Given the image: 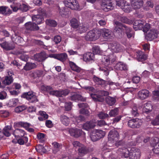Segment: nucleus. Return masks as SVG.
I'll return each mask as SVG.
<instances>
[{
	"label": "nucleus",
	"mask_w": 159,
	"mask_h": 159,
	"mask_svg": "<svg viewBox=\"0 0 159 159\" xmlns=\"http://www.w3.org/2000/svg\"><path fill=\"white\" fill-rule=\"evenodd\" d=\"M119 152L122 157L127 158L129 157V159H139L140 156V150L135 148H132L129 151V149L125 148H120Z\"/></svg>",
	"instance_id": "nucleus-1"
},
{
	"label": "nucleus",
	"mask_w": 159,
	"mask_h": 159,
	"mask_svg": "<svg viewBox=\"0 0 159 159\" xmlns=\"http://www.w3.org/2000/svg\"><path fill=\"white\" fill-rule=\"evenodd\" d=\"M123 30L125 31V34L128 38L134 37V33L131 28L126 26L123 25L121 23L117 21H115L114 32L116 33L119 36L121 37Z\"/></svg>",
	"instance_id": "nucleus-2"
},
{
	"label": "nucleus",
	"mask_w": 159,
	"mask_h": 159,
	"mask_svg": "<svg viewBox=\"0 0 159 159\" xmlns=\"http://www.w3.org/2000/svg\"><path fill=\"white\" fill-rule=\"evenodd\" d=\"M64 3L66 7L71 9L80 10L82 8L77 0H65Z\"/></svg>",
	"instance_id": "nucleus-3"
},
{
	"label": "nucleus",
	"mask_w": 159,
	"mask_h": 159,
	"mask_svg": "<svg viewBox=\"0 0 159 159\" xmlns=\"http://www.w3.org/2000/svg\"><path fill=\"white\" fill-rule=\"evenodd\" d=\"M100 36L99 30L95 29L89 32L85 37L87 40L92 41L98 39Z\"/></svg>",
	"instance_id": "nucleus-4"
},
{
	"label": "nucleus",
	"mask_w": 159,
	"mask_h": 159,
	"mask_svg": "<svg viewBox=\"0 0 159 159\" xmlns=\"http://www.w3.org/2000/svg\"><path fill=\"white\" fill-rule=\"evenodd\" d=\"M102 57V61L106 66L111 65L116 60L115 57L112 54H108L107 52Z\"/></svg>",
	"instance_id": "nucleus-5"
},
{
	"label": "nucleus",
	"mask_w": 159,
	"mask_h": 159,
	"mask_svg": "<svg viewBox=\"0 0 159 159\" xmlns=\"http://www.w3.org/2000/svg\"><path fill=\"white\" fill-rule=\"evenodd\" d=\"M119 134L118 132L115 130L113 129L110 131L108 135V144L111 142L114 143L117 146L116 143L115 142L117 141L119 139Z\"/></svg>",
	"instance_id": "nucleus-6"
},
{
	"label": "nucleus",
	"mask_w": 159,
	"mask_h": 159,
	"mask_svg": "<svg viewBox=\"0 0 159 159\" xmlns=\"http://www.w3.org/2000/svg\"><path fill=\"white\" fill-rule=\"evenodd\" d=\"M114 6L110 0H102L101 3V8L105 11L113 9Z\"/></svg>",
	"instance_id": "nucleus-7"
},
{
	"label": "nucleus",
	"mask_w": 159,
	"mask_h": 159,
	"mask_svg": "<svg viewBox=\"0 0 159 159\" xmlns=\"http://www.w3.org/2000/svg\"><path fill=\"white\" fill-rule=\"evenodd\" d=\"M116 6L121 8L125 12L127 13H129L132 10L131 6L126 1H117L116 2Z\"/></svg>",
	"instance_id": "nucleus-8"
},
{
	"label": "nucleus",
	"mask_w": 159,
	"mask_h": 159,
	"mask_svg": "<svg viewBox=\"0 0 159 159\" xmlns=\"http://www.w3.org/2000/svg\"><path fill=\"white\" fill-rule=\"evenodd\" d=\"M142 124V121L138 118L132 119L129 120L128 125L129 127L132 128H139Z\"/></svg>",
	"instance_id": "nucleus-9"
},
{
	"label": "nucleus",
	"mask_w": 159,
	"mask_h": 159,
	"mask_svg": "<svg viewBox=\"0 0 159 159\" xmlns=\"http://www.w3.org/2000/svg\"><path fill=\"white\" fill-rule=\"evenodd\" d=\"M41 9H39L38 11H41V15H34L32 17V20L34 23L39 24H41L43 20V16L45 14L44 12H43Z\"/></svg>",
	"instance_id": "nucleus-10"
},
{
	"label": "nucleus",
	"mask_w": 159,
	"mask_h": 159,
	"mask_svg": "<svg viewBox=\"0 0 159 159\" xmlns=\"http://www.w3.org/2000/svg\"><path fill=\"white\" fill-rule=\"evenodd\" d=\"M158 35V31L155 29H152L148 30L146 34L145 38L147 40L151 41L156 38Z\"/></svg>",
	"instance_id": "nucleus-11"
},
{
	"label": "nucleus",
	"mask_w": 159,
	"mask_h": 159,
	"mask_svg": "<svg viewBox=\"0 0 159 159\" xmlns=\"http://www.w3.org/2000/svg\"><path fill=\"white\" fill-rule=\"evenodd\" d=\"M22 96L23 97L26 98L28 100L31 101V102H34L38 101L37 97L35 95V93L32 91L24 93L23 94Z\"/></svg>",
	"instance_id": "nucleus-12"
},
{
	"label": "nucleus",
	"mask_w": 159,
	"mask_h": 159,
	"mask_svg": "<svg viewBox=\"0 0 159 159\" xmlns=\"http://www.w3.org/2000/svg\"><path fill=\"white\" fill-rule=\"evenodd\" d=\"M109 48L107 50V52H109L110 50L113 52H119L122 51L120 45L116 43H111L109 46Z\"/></svg>",
	"instance_id": "nucleus-13"
},
{
	"label": "nucleus",
	"mask_w": 159,
	"mask_h": 159,
	"mask_svg": "<svg viewBox=\"0 0 159 159\" xmlns=\"http://www.w3.org/2000/svg\"><path fill=\"white\" fill-rule=\"evenodd\" d=\"M69 132L70 135L75 138H78L85 134L82 130L76 128H72L69 129Z\"/></svg>",
	"instance_id": "nucleus-14"
},
{
	"label": "nucleus",
	"mask_w": 159,
	"mask_h": 159,
	"mask_svg": "<svg viewBox=\"0 0 159 159\" xmlns=\"http://www.w3.org/2000/svg\"><path fill=\"white\" fill-rule=\"evenodd\" d=\"M99 30L100 32V35L102 34L104 39H111L113 37V34L109 30L104 28Z\"/></svg>",
	"instance_id": "nucleus-15"
},
{
	"label": "nucleus",
	"mask_w": 159,
	"mask_h": 159,
	"mask_svg": "<svg viewBox=\"0 0 159 159\" xmlns=\"http://www.w3.org/2000/svg\"><path fill=\"white\" fill-rule=\"evenodd\" d=\"M96 124V121L95 120H92L89 122H87L84 123L83 126V129L88 130L89 129L93 128Z\"/></svg>",
	"instance_id": "nucleus-16"
},
{
	"label": "nucleus",
	"mask_w": 159,
	"mask_h": 159,
	"mask_svg": "<svg viewBox=\"0 0 159 159\" xmlns=\"http://www.w3.org/2000/svg\"><path fill=\"white\" fill-rule=\"evenodd\" d=\"M0 45L3 49L7 51L12 50L15 48V46L11 43L6 41L0 43Z\"/></svg>",
	"instance_id": "nucleus-17"
},
{
	"label": "nucleus",
	"mask_w": 159,
	"mask_h": 159,
	"mask_svg": "<svg viewBox=\"0 0 159 159\" xmlns=\"http://www.w3.org/2000/svg\"><path fill=\"white\" fill-rule=\"evenodd\" d=\"M149 95V92L146 89L142 90L139 92L138 94V98L144 100L148 98Z\"/></svg>",
	"instance_id": "nucleus-18"
},
{
	"label": "nucleus",
	"mask_w": 159,
	"mask_h": 159,
	"mask_svg": "<svg viewBox=\"0 0 159 159\" xmlns=\"http://www.w3.org/2000/svg\"><path fill=\"white\" fill-rule=\"evenodd\" d=\"M131 6L134 9H139L143 5L142 0H131Z\"/></svg>",
	"instance_id": "nucleus-19"
},
{
	"label": "nucleus",
	"mask_w": 159,
	"mask_h": 159,
	"mask_svg": "<svg viewBox=\"0 0 159 159\" xmlns=\"http://www.w3.org/2000/svg\"><path fill=\"white\" fill-rule=\"evenodd\" d=\"M145 24L144 21L141 20H136L134 24V28L135 30L142 29L144 24Z\"/></svg>",
	"instance_id": "nucleus-20"
},
{
	"label": "nucleus",
	"mask_w": 159,
	"mask_h": 159,
	"mask_svg": "<svg viewBox=\"0 0 159 159\" xmlns=\"http://www.w3.org/2000/svg\"><path fill=\"white\" fill-rule=\"evenodd\" d=\"M25 27L26 29L31 30H37L39 29V27L34 22H29L25 24Z\"/></svg>",
	"instance_id": "nucleus-21"
},
{
	"label": "nucleus",
	"mask_w": 159,
	"mask_h": 159,
	"mask_svg": "<svg viewBox=\"0 0 159 159\" xmlns=\"http://www.w3.org/2000/svg\"><path fill=\"white\" fill-rule=\"evenodd\" d=\"M78 105L79 107L82 108V109L80 110V113L86 115L89 114V112L87 108L88 107V106L87 104L82 103L79 104Z\"/></svg>",
	"instance_id": "nucleus-22"
},
{
	"label": "nucleus",
	"mask_w": 159,
	"mask_h": 159,
	"mask_svg": "<svg viewBox=\"0 0 159 159\" xmlns=\"http://www.w3.org/2000/svg\"><path fill=\"white\" fill-rule=\"evenodd\" d=\"M47 57L46 54L44 52L36 54L34 56V59L39 61H42L45 60Z\"/></svg>",
	"instance_id": "nucleus-23"
},
{
	"label": "nucleus",
	"mask_w": 159,
	"mask_h": 159,
	"mask_svg": "<svg viewBox=\"0 0 159 159\" xmlns=\"http://www.w3.org/2000/svg\"><path fill=\"white\" fill-rule=\"evenodd\" d=\"M94 55L93 53L87 52L84 54L83 56V59L86 62H91L93 61Z\"/></svg>",
	"instance_id": "nucleus-24"
},
{
	"label": "nucleus",
	"mask_w": 159,
	"mask_h": 159,
	"mask_svg": "<svg viewBox=\"0 0 159 159\" xmlns=\"http://www.w3.org/2000/svg\"><path fill=\"white\" fill-rule=\"evenodd\" d=\"M25 134V133L23 130L20 129H15L13 131V135L16 139L23 137L24 136Z\"/></svg>",
	"instance_id": "nucleus-25"
},
{
	"label": "nucleus",
	"mask_w": 159,
	"mask_h": 159,
	"mask_svg": "<svg viewBox=\"0 0 159 159\" xmlns=\"http://www.w3.org/2000/svg\"><path fill=\"white\" fill-rule=\"evenodd\" d=\"M13 131L12 127L10 125L5 126L3 129L2 133L6 136L8 137L11 135V133L13 134Z\"/></svg>",
	"instance_id": "nucleus-26"
},
{
	"label": "nucleus",
	"mask_w": 159,
	"mask_h": 159,
	"mask_svg": "<svg viewBox=\"0 0 159 159\" xmlns=\"http://www.w3.org/2000/svg\"><path fill=\"white\" fill-rule=\"evenodd\" d=\"M56 11H57V13L63 17H66L67 15L70 13L69 12H67L65 11L64 8L61 9L59 6L57 5L56 7Z\"/></svg>",
	"instance_id": "nucleus-27"
},
{
	"label": "nucleus",
	"mask_w": 159,
	"mask_h": 159,
	"mask_svg": "<svg viewBox=\"0 0 159 159\" xmlns=\"http://www.w3.org/2000/svg\"><path fill=\"white\" fill-rule=\"evenodd\" d=\"M152 106L151 104L149 102L146 103L143 106V110L145 112H149L152 110Z\"/></svg>",
	"instance_id": "nucleus-28"
},
{
	"label": "nucleus",
	"mask_w": 159,
	"mask_h": 159,
	"mask_svg": "<svg viewBox=\"0 0 159 159\" xmlns=\"http://www.w3.org/2000/svg\"><path fill=\"white\" fill-rule=\"evenodd\" d=\"M61 121L62 123L65 125H68L69 124L70 119L64 115H62L60 117Z\"/></svg>",
	"instance_id": "nucleus-29"
},
{
	"label": "nucleus",
	"mask_w": 159,
	"mask_h": 159,
	"mask_svg": "<svg viewBox=\"0 0 159 159\" xmlns=\"http://www.w3.org/2000/svg\"><path fill=\"white\" fill-rule=\"evenodd\" d=\"M137 56L138 60L140 61H143L146 60L147 57L146 55L140 51L137 53Z\"/></svg>",
	"instance_id": "nucleus-30"
},
{
	"label": "nucleus",
	"mask_w": 159,
	"mask_h": 159,
	"mask_svg": "<svg viewBox=\"0 0 159 159\" xmlns=\"http://www.w3.org/2000/svg\"><path fill=\"white\" fill-rule=\"evenodd\" d=\"M69 63L70 65V67L71 69L77 72H79L80 71V68L77 66L76 64L74 62L69 61Z\"/></svg>",
	"instance_id": "nucleus-31"
},
{
	"label": "nucleus",
	"mask_w": 159,
	"mask_h": 159,
	"mask_svg": "<svg viewBox=\"0 0 159 159\" xmlns=\"http://www.w3.org/2000/svg\"><path fill=\"white\" fill-rule=\"evenodd\" d=\"M4 79L2 81V83L6 85H9L11 84L13 81L12 76H6L3 78Z\"/></svg>",
	"instance_id": "nucleus-32"
},
{
	"label": "nucleus",
	"mask_w": 159,
	"mask_h": 159,
	"mask_svg": "<svg viewBox=\"0 0 159 159\" xmlns=\"http://www.w3.org/2000/svg\"><path fill=\"white\" fill-rule=\"evenodd\" d=\"M115 67L118 70H127V66L122 62H119L116 64Z\"/></svg>",
	"instance_id": "nucleus-33"
},
{
	"label": "nucleus",
	"mask_w": 159,
	"mask_h": 159,
	"mask_svg": "<svg viewBox=\"0 0 159 159\" xmlns=\"http://www.w3.org/2000/svg\"><path fill=\"white\" fill-rule=\"evenodd\" d=\"M106 103L109 106H112L114 105L116 102V99L113 97L108 96L106 98Z\"/></svg>",
	"instance_id": "nucleus-34"
},
{
	"label": "nucleus",
	"mask_w": 159,
	"mask_h": 159,
	"mask_svg": "<svg viewBox=\"0 0 159 159\" xmlns=\"http://www.w3.org/2000/svg\"><path fill=\"white\" fill-rule=\"evenodd\" d=\"M68 57V56L66 53H64L61 54H57V59L62 61H65Z\"/></svg>",
	"instance_id": "nucleus-35"
},
{
	"label": "nucleus",
	"mask_w": 159,
	"mask_h": 159,
	"mask_svg": "<svg viewBox=\"0 0 159 159\" xmlns=\"http://www.w3.org/2000/svg\"><path fill=\"white\" fill-rule=\"evenodd\" d=\"M71 100L73 101L80 100L84 101L85 100V98H83L81 95L75 94L71 97Z\"/></svg>",
	"instance_id": "nucleus-36"
},
{
	"label": "nucleus",
	"mask_w": 159,
	"mask_h": 159,
	"mask_svg": "<svg viewBox=\"0 0 159 159\" xmlns=\"http://www.w3.org/2000/svg\"><path fill=\"white\" fill-rule=\"evenodd\" d=\"M52 145L53 146V152L56 153L58 151L61 149V145L56 142H54L52 143Z\"/></svg>",
	"instance_id": "nucleus-37"
},
{
	"label": "nucleus",
	"mask_w": 159,
	"mask_h": 159,
	"mask_svg": "<svg viewBox=\"0 0 159 159\" xmlns=\"http://www.w3.org/2000/svg\"><path fill=\"white\" fill-rule=\"evenodd\" d=\"M19 100L18 98H12L9 100L8 105L9 107H15L18 104Z\"/></svg>",
	"instance_id": "nucleus-38"
},
{
	"label": "nucleus",
	"mask_w": 159,
	"mask_h": 159,
	"mask_svg": "<svg viewBox=\"0 0 159 159\" xmlns=\"http://www.w3.org/2000/svg\"><path fill=\"white\" fill-rule=\"evenodd\" d=\"M39 114L41 116H39L38 118V119L40 121H43L45 119H47L48 117V115L46 114V112L43 111H39Z\"/></svg>",
	"instance_id": "nucleus-39"
},
{
	"label": "nucleus",
	"mask_w": 159,
	"mask_h": 159,
	"mask_svg": "<svg viewBox=\"0 0 159 159\" xmlns=\"http://www.w3.org/2000/svg\"><path fill=\"white\" fill-rule=\"evenodd\" d=\"M91 98L95 101L102 102L104 99L101 98L98 95L95 93H92L90 94Z\"/></svg>",
	"instance_id": "nucleus-40"
},
{
	"label": "nucleus",
	"mask_w": 159,
	"mask_h": 159,
	"mask_svg": "<svg viewBox=\"0 0 159 159\" xmlns=\"http://www.w3.org/2000/svg\"><path fill=\"white\" fill-rule=\"evenodd\" d=\"M78 151L79 155L82 156L86 153L87 152L85 147L83 145L78 149Z\"/></svg>",
	"instance_id": "nucleus-41"
},
{
	"label": "nucleus",
	"mask_w": 159,
	"mask_h": 159,
	"mask_svg": "<svg viewBox=\"0 0 159 159\" xmlns=\"http://www.w3.org/2000/svg\"><path fill=\"white\" fill-rule=\"evenodd\" d=\"M93 80L97 84L101 85H103L105 83V80L96 76H94L93 78Z\"/></svg>",
	"instance_id": "nucleus-42"
},
{
	"label": "nucleus",
	"mask_w": 159,
	"mask_h": 159,
	"mask_svg": "<svg viewBox=\"0 0 159 159\" xmlns=\"http://www.w3.org/2000/svg\"><path fill=\"white\" fill-rule=\"evenodd\" d=\"M97 136V134L94 130L92 131L90 134V138L91 140L93 142L96 141L99 139V138H98Z\"/></svg>",
	"instance_id": "nucleus-43"
},
{
	"label": "nucleus",
	"mask_w": 159,
	"mask_h": 159,
	"mask_svg": "<svg viewBox=\"0 0 159 159\" xmlns=\"http://www.w3.org/2000/svg\"><path fill=\"white\" fill-rule=\"evenodd\" d=\"M35 66L36 65L34 63L28 62L24 66V69L25 70H29L34 68Z\"/></svg>",
	"instance_id": "nucleus-44"
},
{
	"label": "nucleus",
	"mask_w": 159,
	"mask_h": 159,
	"mask_svg": "<svg viewBox=\"0 0 159 159\" xmlns=\"http://www.w3.org/2000/svg\"><path fill=\"white\" fill-rule=\"evenodd\" d=\"M70 24L71 26L74 28H77L79 26V23L77 20L74 18L70 21Z\"/></svg>",
	"instance_id": "nucleus-45"
},
{
	"label": "nucleus",
	"mask_w": 159,
	"mask_h": 159,
	"mask_svg": "<svg viewBox=\"0 0 159 159\" xmlns=\"http://www.w3.org/2000/svg\"><path fill=\"white\" fill-rule=\"evenodd\" d=\"M94 130L97 134V136L99 138V139L103 137L105 135V132L101 130L95 129Z\"/></svg>",
	"instance_id": "nucleus-46"
},
{
	"label": "nucleus",
	"mask_w": 159,
	"mask_h": 159,
	"mask_svg": "<svg viewBox=\"0 0 159 159\" xmlns=\"http://www.w3.org/2000/svg\"><path fill=\"white\" fill-rule=\"evenodd\" d=\"M118 114V109L117 108H115L114 109H111L109 113V115L111 117L114 116Z\"/></svg>",
	"instance_id": "nucleus-47"
},
{
	"label": "nucleus",
	"mask_w": 159,
	"mask_h": 159,
	"mask_svg": "<svg viewBox=\"0 0 159 159\" xmlns=\"http://www.w3.org/2000/svg\"><path fill=\"white\" fill-rule=\"evenodd\" d=\"M30 8V7L28 5L22 4L20 5L19 9L23 12H26Z\"/></svg>",
	"instance_id": "nucleus-48"
},
{
	"label": "nucleus",
	"mask_w": 159,
	"mask_h": 159,
	"mask_svg": "<svg viewBox=\"0 0 159 159\" xmlns=\"http://www.w3.org/2000/svg\"><path fill=\"white\" fill-rule=\"evenodd\" d=\"M26 108V107L24 105L18 106L15 108V111L16 113H20L25 110Z\"/></svg>",
	"instance_id": "nucleus-49"
},
{
	"label": "nucleus",
	"mask_w": 159,
	"mask_h": 159,
	"mask_svg": "<svg viewBox=\"0 0 159 159\" xmlns=\"http://www.w3.org/2000/svg\"><path fill=\"white\" fill-rule=\"evenodd\" d=\"M46 23L47 25L52 27H55L57 25L56 21L51 19L46 20Z\"/></svg>",
	"instance_id": "nucleus-50"
},
{
	"label": "nucleus",
	"mask_w": 159,
	"mask_h": 159,
	"mask_svg": "<svg viewBox=\"0 0 159 159\" xmlns=\"http://www.w3.org/2000/svg\"><path fill=\"white\" fill-rule=\"evenodd\" d=\"M132 114L134 116H137L138 114V110L136 104H134L132 107Z\"/></svg>",
	"instance_id": "nucleus-51"
},
{
	"label": "nucleus",
	"mask_w": 159,
	"mask_h": 159,
	"mask_svg": "<svg viewBox=\"0 0 159 159\" xmlns=\"http://www.w3.org/2000/svg\"><path fill=\"white\" fill-rule=\"evenodd\" d=\"M153 152L157 155V157H159V142L157 143L154 146V148L152 149Z\"/></svg>",
	"instance_id": "nucleus-52"
},
{
	"label": "nucleus",
	"mask_w": 159,
	"mask_h": 159,
	"mask_svg": "<svg viewBox=\"0 0 159 159\" xmlns=\"http://www.w3.org/2000/svg\"><path fill=\"white\" fill-rule=\"evenodd\" d=\"M93 54H101L102 52L99 47L97 46H95L93 47Z\"/></svg>",
	"instance_id": "nucleus-53"
},
{
	"label": "nucleus",
	"mask_w": 159,
	"mask_h": 159,
	"mask_svg": "<svg viewBox=\"0 0 159 159\" xmlns=\"http://www.w3.org/2000/svg\"><path fill=\"white\" fill-rule=\"evenodd\" d=\"M51 95L56 96L57 97H61V91H52L49 92Z\"/></svg>",
	"instance_id": "nucleus-54"
},
{
	"label": "nucleus",
	"mask_w": 159,
	"mask_h": 159,
	"mask_svg": "<svg viewBox=\"0 0 159 159\" xmlns=\"http://www.w3.org/2000/svg\"><path fill=\"white\" fill-rule=\"evenodd\" d=\"M149 137H147L146 138L144 139L142 136L138 137L137 139V142L138 143L141 142L143 140V141L144 143L147 142L149 141Z\"/></svg>",
	"instance_id": "nucleus-55"
},
{
	"label": "nucleus",
	"mask_w": 159,
	"mask_h": 159,
	"mask_svg": "<svg viewBox=\"0 0 159 159\" xmlns=\"http://www.w3.org/2000/svg\"><path fill=\"white\" fill-rule=\"evenodd\" d=\"M24 139H19L17 140V142L20 145H23L24 143H27L28 141V139L27 137L23 138Z\"/></svg>",
	"instance_id": "nucleus-56"
},
{
	"label": "nucleus",
	"mask_w": 159,
	"mask_h": 159,
	"mask_svg": "<svg viewBox=\"0 0 159 159\" xmlns=\"http://www.w3.org/2000/svg\"><path fill=\"white\" fill-rule=\"evenodd\" d=\"M98 116L100 119H104L108 117L109 116V115L107 113H104L102 112H101L98 114Z\"/></svg>",
	"instance_id": "nucleus-57"
},
{
	"label": "nucleus",
	"mask_w": 159,
	"mask_h": 159,
	"mask_svg": "<svg viewBox=\"0 0 159 159\" xmlns=\"http://www.w3.org/2000/svg\"><path fill=\"white\" fill-rule=\"evenodd\" d=\"M107 84L110 85L111 87H112V88L116 89L119 86L118 83H115L111 81H108Z\"/></svg>",
	"instance_id": "nucleus-58"
},
{
	"label": "nucleus",
	"mask_w": 159,
	"mask_h": 159,
	"mask_svg": "<svg viewBox=\"0 0 159 159\" xmlns=\"http://www.w3.org/2000/svg\"><path fill=\"white\" fill-rule=\"evenodd\" d=\"M151 123L154 125H159V115L156 117L155 119L152 121Z\"/></svg>",
	"instance_id": "nucleus-59"
},
{
	"label": "nucleus",
	"mask_w": 159,
	"mask_h": 159,
	"mask_svg": "<svg viewBox=\"0 0 159 159\" xmlns=\"http://www.w3.org/2000/svg\"><path fill=\"white\" fill-rule=\"evenodd\" d=\"M150 25L149 24L146 23L144 25H143V27L142 28L143 31L147 33L148 30H149V29L150 28Z\"/></svg>",
	"instance_id": "nucleus-60"
},
{
	"label": "nucleus",
	"mask_w": 159,
	"mask_h": 159,
	"mask_svg": "<svg viewBox=\"0 0 159 159\" xmlns=\"http://www.w3.org/2000/svg\"><path fill=\"white\" fill-rule=\"evenodd\" d=\"M36 149L38 152H43L44 153L46 152V149L41 145L39 146L38 147H37Z\"/></svg>",
	"instance_id": "nucleus-61"
},
{
	"label": "nucleus",
	"mask_w": 159,
	"mask_h": 159,
	"mask_svg": "<svg viewBox=\"0 0 159 159\" xmlns=\"http://www.w3.org/2000/svg\"><path fill=\"white\" fill-rule=\"evenodd\" d=\"M1 116L4 117H7L9 115V112L6 110H2L0 111Z\"/></svg>",
	"instance_id": "nucleus-62"
},
{
	"label": "nucleus",
	"mask_w": 159,
	"mask_h": 159,
	"mask_svg": "<svg viewBox=\"0 0 159 159\" xmlns=\"http://www.w3.org/2000/svg\"><path fill=\"white\" fill-rule=\"evenodd\" d=\"M72 144L74 147L76 148H80L81 146H82L83 144L80 143L79 142L77 141H74Z\"/></svg>",
	"instance_id": "nucleus-63"
},
{
	"label": "nucleus",
	"mask_w": 159,
	"mask_h": 159,
	"mask_svg": "<svg viewBox=\"0 0 159 159\" xmlns=\"http://www.w3.org/2000/svg\"><path fill=\"white\" fill-rule=\"evenodd\" d=\"M61 41V37L59 35L55 36L54 38V41L56 44H58Z\"/></svg>",
	"instance_id": "nucleus-64"
}]
</instances>
